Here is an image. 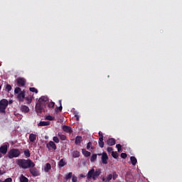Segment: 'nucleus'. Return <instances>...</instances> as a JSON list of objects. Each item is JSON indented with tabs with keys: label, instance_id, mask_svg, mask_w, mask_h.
Here are the masks:
<instances>
[{
	"label": "nucleus",
	"instance_id": "9d476101",
	"mask_svg": "<svg viewBox=\"0 0 182 182\" xmlns=\"http://www.w3.org/2000/svg\"><path fill=\"white\" fill-rule=\"evenodd\" d=\"M102 164H107V160H109V156L106 152H103L101 157Z\"/></svg>",
	"mask_w": 182,
	"mask_h": 182
},
{
	"label": "nucleus",
	"instance_id": "b1692460",
	"mask_svg": "<svg viewBox=\"0 0 182 182\" xmlns=\"http://www.w3.org/2000/svg\"><path fill=\"white\" fill-rule=\"evenodd\" d=\"M97 159V155L96 154H93L90 158L91 163H95Z\"/></svg>",
	"mask_w": 182,
	"mask_h": 182
},
{
	"label": "nucleus",
	"instance_id": "5701e85b",
	"mask_svg": "<svg viewBox=\"0 0 182 182\" xmlns=\"http://www.w3.org/2000/svg\"><path fill=\"white\" fill-rule=\"evenodd\" d=\"M80 156V152L79 151H74L73 152V157H74V159H77V157H79Z\"/></svg>",
	"mask_w": 182,
	"mask_h": 182
},
{
	"label": "nucleus",
	"instance_id": "79ce46f5",
	"mask_svg": "<svg viewBox=\"0 0 182 182\" xmlns=\"http://www.w3.org/2000/svg\"><path fill=\"white\" fill-rule=\"evenodd\" d=\"M98 134L100 136L99 139H103V133H102V132L100 131Z\"/></svg>",
	"mask_w": 182,
	"mask_h": 182
},
{
	"label": "nucleus",
	"instance_id": "e433bc0d",
	"mask_svg": "<svg viewBox=\"0 0 182 182\" xmlns=\"http://www.w3.org/2000/svg\"><path fill=\"white\" fill-rule=\"evenodd\" d=\"M53 140L54 143H59V138L58 136H53Z\"/></svg>",
	"mask_w": 182,
	"mask_h": 182
},
{
	"label": "nucleus",
	"instance_id": "09e8293b",
	"mask_svg": "<svg viewBox=\"0 0 182 182\" xmlns=\"http://www.w3.org/2000/svg\"><path fill=\"white\" fill-rule=\"evenodd\" d=\"M80 177L85 178V177H86V176H85V175H83L82 173H81V174L80 175Z\"/></svg>",
	"mask_w": 182,
	"mask_h": 182
},
{
	"label": "nucleus",
	"instance_id": "cd10ccee",
	"mask_svg": "<svg viewBox=\"0 0 182 182\" xmlns=\"http://www.w3.org/2000/svg\"><path fill=\"white\" fill-rule=\"evenodd\" d=\"M73 176V173L72 172L68 173L67 175H65V180H69V178H72Z\"/></svg>",
	"mask_w": 182,
	"mask_h": 182
},
{
	"label": "nucleus",
	"instance_id": "39448f33",
	"mask_svg": "<svg viewBox=\"0 0 182 182\" xmlns=\"http://www.w3.org/2000/svg\"><path fill=\"white\" fill-rule=\"evenodd\" d=\"M21 156V151L18 149H11L9 151L7 154V156L10 159H16V157H19Z\"/></svg>",
	"mask_w": 182,
	"mask_h": 182
},
{
	"label": "nucleus",
	"instance_id": "7ed1b4c3",
	"mask_svg": "<svg viewBox=\"0 0 182 182\" xmlns=\"http://www.w3.org/2000/svg\"><path fill=\"white\" fill-rule=\"evenodd\" d=\"M102 174V169L101 168H97L95 170V167L92 168L90 169L87 174V180H90V178H92V180H97V178L99 176Z\"/></svg>",
	"mask_w": 182,
	"mask_h": 182
},
{
	"label": "nucleus",
	"instance_id": "f8f14e48",
	"mask_svg": "<svg viewBox=\"0 0 182 182\" xmlns=\"http://www.w3.org/2000/svg\"><path fill=\"white\" fill-rule=\"evenodd\" d=\"M68 164V162H66V159H61L58 162V168H62V167H65Z\"/></svg>",
	"mask_w": 182,
	"mask_h": 182
},
{
	"label": "nucleus",
	"instance_id": "8fccbe9b",
	"mask_svg": "<svg viewBox=\"0 0 182 182\" xmlns=\"http://www.w3.org/2000/svg\"><path fill=\"white\" fill-rule=\"evenodd\" d=\"M59 104H60V106H62V100H59Z\"/></svg>",
	"mask_w": 182,
	"mask_h": 182
},
{
	"label": "nucleus",
	"instance_id": "473e14b6",
	"mask_svg": "<svg viewBox=\"0 0 182 182\" xmlns=\"http://www.w3.org/2000/svg\"><path fill=\"white\" fill-rule=\"evenodd\" d=\"M90 149H93V147L92 146V142H88L87 144V150H90Z\"/></svg>",
	"mask_w": 182,
	"mask_h": 182
},
{
	"label": "nucleus",
	"instance_id": "2f4dec72",
	"mask_svg": "<svg viewBox=\"0 0 182 182\" xmlns=\"http://www.w3.org/2000/svg\"><path fill=\"white\" fill-rule=\"evenodd\" d=\"M26 101L27 103L29 105L30 103H32V98L29 97H25L24 98Z\"/></svg>",
	"mask_w": 182,
	"mask_h": 182
},
{
	"label": "nucleus",
	"instance_id": "dca6fc26",
	"mask_svg": "<svg viewBox=\"0 0 182 182\" xmlns=\"http://www.w3.org/2000/svg\"><path fill=\"white\" fill-rule=\"evenodd\" d=\"M28 139H29V141L31 143H34V141L36 140V134H30Z\"/></svg>",
	"mask_w": 182,
	"mask_h": 182
},
{
	"label": "nucleus",
	"instance_id": "6e6552de",
	"mask_svg": "<svg viewBox=\"0 0 182 182\" xmlns=\"http://www.w3.org/2000/svg\"><path fill=\"white\" fill-rule=\"evenodd\" d=\"M16 80L18 87H23L26 85V80L23 77H18Z\"/></svg>",
	"mask_w": 182,
	"mask_h": 182
},
{
	"label": "nucleus",
	"instance_id": "9b49d317",
	"mask_svg": "<svg viewBox=\"0 0 182 182\" xmlns=\"http://www.w3.org/2000/svg\"><path fill=\"white\" fill-rule=\"evenodd\" d=\"M0 153L5 155L8 153V146L6 144L0 146Z\"/></svg>",
	"mask_w": 182,
	"mask_h": 182
},
{
	"label": "nucleus",
	"instance_id": "c9c22d12",
	"mask_svg": "<svg viewBox=\"0 0 182 182\" xmlns=\"http://www.w3.org/2000/svg\"><path fill=\"white\" fill-rule=\"evenodd\" d=\"M46 120H50V121H52V120H55V117H52L50 115H48L46 117Z\"/></svg>",
	"mask_w": 182,
	"mask_h": 182
},
{
	"label": "nucleus",
	"instance_id": "c756f323",
	"mask_svg": "<svg viewBox=\"0 0 182 182\" xmlns=\"http://www.w3.org/2000/svg\"><path fill=\"white\" fill-rule=\"evenodd\" d=\"M30 92H32L33 93H38V89L35 87H30L29 88Z\"/></svg>",
	"mask_w": 182,
	"mask_h": 182
},
{
	"label": "nucleus",
	"instance_id": "6ab92c4d",
	"mask_svg": "<svg viewBox=\"0 0 182 182\" xmlns=\"http://www.w3.org/2000/svg\"><path fill=\"white\" fill-rule=\"evenodd\" d=\"M80 143H82V136H77L75 137V144L79 145V144H80Z\"/></svg>",
	"mask_w": 182,
	"mask_h": 182
},
{
	"label": "nucleus",
	"instance_id": "bb28decb",
	"mask_svg": "<svg viewBox=\"0 0 182 182\" xmlns=\"http://www.w3.org/2000/svg\"><path fill=\"white\" fill-rule=\"evenodd\" d=\"M98 144L101 149H103L105 147V142L103 141V139H99Z\"/></svg>",
	"mask_w": 182,
	"mask_h": 182
},
{
	"label": "nucleus",
	"instance_id": "a878e982",
	"mask_svg": "<svg viewBox=\"0 0 182 182\" xmlns=\"http://www.w3.org/2000/svg\"><path fill=\"white\" fill-rule=\"evenodd\" d=\"M24 156L26 157V159L31 157V151H29V149H26L24 151Z\"/></svg>",
	"mask_w": 182,
	"mask_h": 182
},
{
	"label": "nucleus",
	"instance_id": "393cba45",
	"mask_svg": "<svg viewBox=\"0 0 182 182\" xmlns=\"http://www.w3.org/2000/svg\"><path fill=\"white\" fill-rule=\"evenodd\" d=\"M29 180L25 176L21 175L20 176V182H28Z\"/></svg>",
	"mask_w": 182,
	"mask_h": 182
},
{
	"label": "nucleus",
	"instance_id": "603ef678",
	"mask_svg": "<svg viewBox=\"0 0 182 182\" xmlns=\"http://www.w3.org/2000/svg\"><path fill=\"white\" fill-rule=\"evenodd\" d=\"M2 158V152H0V159Z\"/></svg>",
	"mask_w": 182,
	"mask_h": 182
},
{
	"label": "nucleus",
	"instance_id": "1a4fd4ad",
	"mask_svg": "<svg viewBox=\"0 0 182 182\" xmlns=\"http://www.w3.org/2000/svg\"><path fill=\"white\" fill-rule=\"evenodd\" d=\"M46 147L49 151H50V150H56V149H58L56 144H55L53 141H50L48 144H46Z\"/></svg>",
	"mask_w": 182,
	"mask_h": 182
},
{
	"label": "nucleus",
	"instance_id": "2eb2a0df",
	"mask_svg": "<svg viewBox=\"0 0 182 182\" xmlns=\"http://www.w3.org/2000/svg\"><path fill=\"white\" fill-rule=\"evenodd\" d=\"M21 110L23 113H29V107L26 105H21Z\"/></svg>",
	"mask_w": 182,
	"mask_h": 182
},
{
	"label": "nucleus",
	"instance_id": "c85d7f7f",
	"mask_svg": "<svg viewBox=\"0 0 182 182\" xmlns=\"http://www.w3.org/2000/svg\"><path fill=\"white\" fill-rule=\"evenodd\" d=\"M48 107H49V109H52L53 107H55V102H50L48 104Z\"/></svg>",
	"mask_w": 182,
	"mask_h": 182
},
{
	"label": "nucleus",
	"instance_id": "aec40b11",
	"mask_svg": "<svg viewBox=\"0 0 182 182\" xmlns=\"http://www.w3.org/2000/svg\"><path fill=\"white\" fill-rule=\"evenodd\" d=\"M82 153L83 156H85V157H90V152H89V151H87L86 149H82Z\"/></svg>",
	"mask_w": 182,
	"mask_h": 182
},
{
	"label": "nucleus",
	"instance_id": "423d86ee",
	"mask_svg": "<svg viewBox=\"0 0 182 182\" xmlns=\"http://www.w3.org/2000/svg\"><path fill=\"white\" fill-rule=\"evenodd\" d=\"M6 107H8V100H1L0 101V112L1 113H5V110H6Z\"/></svg>",
	"mask_w": 182,
	"mask_h": 182
},
{
	"label": "nucleus",
	"instance_id": "a19ab883",
	"mask_svg": "<svg viewBox=\"0 0 182 182\" xmlns=\"http://www.w3.org/2000/svg\"><path fill=\"white\" fill-rule=\"evenodd\" d=\"M122 159H126L127 157V154L126 153H122L121 154Z\"/></svg>",
	"mask_w": 182,
	"mask_h": 182
},
{
	"label": "nucleus",
	"instance_id": "4be33fe9",
	"mask_svg": "<svg viewBox=\"0 0 182 182\" xmlns=\"http://www.w3.org/2000/svg\"><path fill=\"white\" fill-rule=\"evenodd\" d=\"M130 160H131L132 166H136V164H137V159H136V157L131 156Z\"/></svg>",
	"mask_w": 182,
	"mask_h": 182
},
{
	"label": "nucleus",
	"instance_id": "72a5a7b5",
	"mask_svg": "<svg viewBox=\"0 0 182 182\" xmlns=\"http://www.w3.org/2000/svg\"><path fill=\"white\" fill-rule=\"evenodd\" d=\"M112 178H113V175L109 174V175L107 176L106 181H107V182H109L110 180H112Z\"/></svg>",
	"mask_w": 182,
	"mask_h": 182
},
{
	"label": "nucleus",
	"instance_id": "4c0bfd02",
	"mask_svg": "<svg viewBox=\"0 0 182 182\" xmlns=\"http://www.w3.org/2000/svg\"><path fill=\"white\" fill-rule=\"evenodd\" d=\"M116 147L118 151H122V145L120 144H117Z\"/></svg>",
	"mask_w": 182,
	"mask_h": 182
},
{
	"label": "nucleus",
	"instance_id": "412c9836",
	"mask_svg": "<svg viewBox=\"0 0 182 182\" xmlns=\"http://www.w3.org/2000/svg\"><path fill=\"white\" fill-rule=\"evenodd\" d=\"M58 137H60V140H62L63 141H64L65 140H66V139H68L66 135L62 134V133L60 132H58Z\"/></svg>",
	"mask_w": 182,
	"mask_h": 182
},
{
	"label": "nucleus",
	"instance_id": "f03ea898",
	"mask_svg": "<svg viewBox=\"0 0 182 182\" xmlns=\"http://www.w3.org/2000/svg\"><path fill=\"white\" fill-rule=\"evenodd\" d=\"M49 102V98L46 96H41L38 102L36 105V112L38 113H42V112H45V105L46 103Z\"/></svg>",
	"mask_w": 182,
	"mask_h": 182
},
{
	"label": "nucleus",
	"instance_id": "49530a36",
	"mask_svg": "<svg viewBox=\"0 0 182 182\" xmlns=\"http://www.w3.org/2000/svg\"><path fill=\"white\" fill-rule=\"evenodd\" d=\"M75 117H76L77 122H79V115L78 114H75Z\"/></svg>",
	"mask_w": 182,
	"mask_h": 182
},
{
	"label": "nucleus",
	"instance_id": "de8ad7c7",
	"mask_svg": "<svg viewBox=\"0 0 182 182\" xmlns=\"http://www.w3.org/2000/svg\"><path fill=\"white\" fill-rule=\"evenodd\" d=\"M4 173H5V171L0 169V176H4Z\"/></svg>",
	"mask_w": 182,
	"mask_h": 182
},
{
	"label": "nucleus",
	"instance_id": "864d4df0",
	"mask_svg": "<svg viewBox=\"0 0 182 182\" xmlns=\"http://www.w3.org/2000/svg\"><path fill=\"white\" fill-rule=\"evenodd\" d=\"M10 103H12V100L11 101H9Z\"/></svg>",
	"mask_w": 182,
	"mask_h": 182
},
{
	"label": "nucleus",
	"instance_id": "f257e3e1",
	"mask_svg": "<svg viewBox=\"0 0 182 182\" xmlns=\"http://www.w3.org/2000/svg\"><path fill=\"white\" fill-rule=\"evenodd\" d=\"M16 163L18 165V166L21 168H23V170H26L28 168H30L31 167H35L36 164L31 159H17Z\"/></svg>",
	"mask_w": 182,
	"mask_h": 182
},
{
	"label": "nucleus",
	"instance_id": "ea45409f",
	"mask_svg": "<svg viewBox=\"0 0 182 182\" xmlns=\"http://www.w3.org/2000/svg\"><path fill=\"white\" fill-rule=\"evenodd\" d=\"M62 109H63V107H62V105H60V107H56V109H55V112H58V110L59 111V112H62Z\"/></svg>",
	"mask_w": 182,
	"mask_h": 182
},
{
	"label": "nucleus",
	"instance_id": "20e7f679",
	"mask_svg": "<svg viewBox=\"0 0 182 182\" xmlns=\"http://www.w3.org/2000/svg\"><path fill=\"white\" fill-rule=\"evenodd\" d=\"M14 93L17 95V100L22 102L25 100V90H21V87H16L14 90Z\"/></svg>",
	"mask_w": 182,
	"mask_h": 182
},
{
	"label": "nucleus",
	"instance_id": "58836bf2",
	"mask_svg": "<svg viewBox=\"0 0 182 182\" xmlns=\"http://www.w3.org/2000/svg\"><path fill=\"white\" fill-rule=\"evenodd\" d=\"M72 177H73V178H72V181H73V182H77V176H75V175H73Z\"/></svg>",
	"mask_w": 182,
	"mask_h": 182
},
{
	"label": "nucleus",
	"instance_id": "a18cd8bd",
	"mask_svg": "<svg viewBox=\"0 0 182 182\" xmlns=\"http://www.w3.org/2000/svg\"><path fill=\"white\" fill-rule=\"evenodd\" d=\"M107 151H108L109 153H112V151H113V148L108 147L107 149Z\"/></svg>",
	"mask_w": 182,
	"mask_h": 182
},
{
	"label": "nucleus",
	"instance_id": "a211bd4d",
	"mask_svg": "<svg viewBox=\"0 0 182 182\" xmlns=\"http://www.w3.org/2000/svg\"><path fill=\"white\" fill-rule=\"evenodd\" d=\"M52 168V166H50V164L47 163L44 167V171L46 173H49V171Z\"/></svg>",
	"mask_w": 182,
	"mask_h": 182
},
{
	"label": "nucleus",
	"instance_id": "ddd939ff",
	"mask_svg": "<svg viewBox=\"0 0 182 182\" xmlns=\"http://www.w3.org/2000/svg\"><path fill=\"white\" fill-rule=\"evenodd\" d=\"M62 129L65 133H73V130H72V128L69 126L63 125Z\"/></svg>",
	"mask_w": 182,
	"mask_h": 182
},
{
	"label": "nucleus",
	"instance_id": "5fc2aeb1",
	"mask_svg": "<svg viewBox=\"0 0 182 182\" xmlns=\"http://www.w3.org/2000/svg\"><path fill=\"white\" fill-rule=\"evenodd\" d=\"M0 182H3V181L0 179Z\"/></svg>",
	"mask_w": 182,
	"mask_h": 182
},
{
	"label": "nucleus",
	"instance_id": "7c9ffc66",
	"mask_svg": "<svg viewBox=\"0 0 182 182\" xmlns=\"http://www.w3.org/2000/svg\"><path fill=\"white\" fill-rule=\"evenodd\" d=\"M112 156L114 159H117L119 157V154L117 152L112 151Z\"/></svg>",
	"mask_w": 182,
	"mask_h": 182
},
{
	"label": "nucleus",
	"instance_id": "3c124183",
	"mask_svg": "<svg viewBox=\"0 0 182 182\" xmlns=\"http://www.w3.org/2000/svg\"><path fill=\"white\" fill-rule=\"evenodd\" d=\"M102 181H106V178L103 177L102 178Z\"/></svg>",
	"mask_w": 182,
	"mask_h": 182
},
{
	"label": "nucleus",
	"instance_id": "4468645a",
	"mask_svg": "<svg viewBox=\"0 0 182 182\" xmlns=\"http://www.w3.org/2000/svg\"><path fill=\"white\" fill-rule=\"evenodd\" d=\"M107 144L108 146H114L116 144V139L114 138H111L107 140Z\"/></svg>",
	"mask_w": 182,
	"mask_h": 182
},
{
	"label": "nucleus",
	"instance_id": "37998d69",
	"mask_svg": "<svg viewBox=\"0 0 182 182\" xmlns=\"http://www.w3.org/2000/svg\"><path fill=\"white\" fill-rule=\"evenodd\" d=\"M3 182H12V178H7Z\"/></svg>",
	"mask_w": 182,
	"mask_h": 182
},
{
	"label": "nucleus",
	"instance_id": "0eeeda50",
	"mask_svg": "<svg viewBox=\"0 0 182 182\" xmlns=\"http://www.w3.org/2000/svg\"><path fill=\"white\" fill-rule=\"evenodd\" d=\"M29 171L33 177H38V176H41V172H39V171L35 166H31L29 168Z\"/></svg>",
	"mask_w": 182,
	"mask_h": 182
},
{
	"label": "nucleus",
	"instance_id": "c03bdc74",
	"mask_svg": "<svg viewBox=\"0 0 182 182\" xmlns=\"http://www.w3.org/2000/svg\"><path fill=\"white\" fill-rule=\"evenodd\" d=\"M117 177H119V175H117V173H114L112 175L113 180H116V178H117Z\"/></svg>",
	"mask_w": 182,
	"mask_h": 182
},
{
	"label": "nucleus",
	"instance_id": "f704fd0d",
	"mask_svg": "<svg viewBox=\"0 0 182 182\" xmlns=\"http://www.w3.org/2000/svg\"><path fill=\"white\" fill-rule=\"evenodd\" d=\"M6 90H7L8 92H11V90H12V86H11V85L8 84L6 86Z\"/></svg>",
	"mask_w": 182,
	"mask_h": 182
},
{
	"label": "nucleus",
	"instance_id": "f3484780",
	"mask_svg": "<svg viewBox=\"0 0 182 182\" xmlns=\"http://www.w3.org/2000/svg\"><path fill=\"white\" fill-rule=\"evenodd\" d=\"M50 124V122L49 121L45 122V121H41L40 122L39 124H38V127H43V126H49Z\"/></svg>",
	"mask_w": 182,
	"mask_h": 182
}]
</instances>
